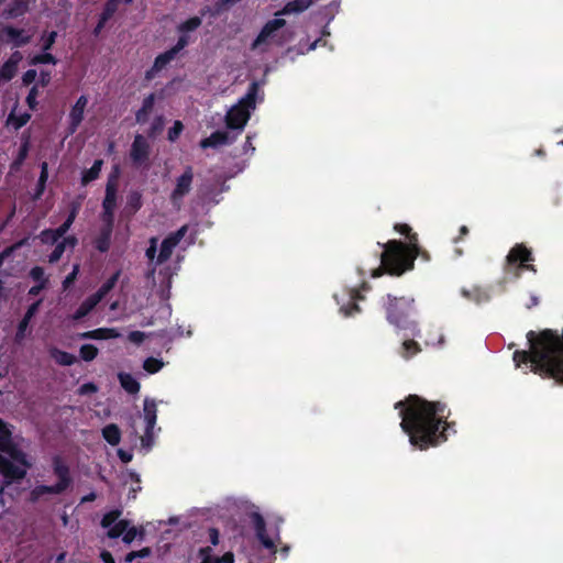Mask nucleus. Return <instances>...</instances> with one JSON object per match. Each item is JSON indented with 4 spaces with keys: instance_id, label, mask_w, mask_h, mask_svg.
Here are the masks:
<instances>
[{
    "instance_id": "obj_1",
    "label": "nucleus",
    "mask_w": 563,
    "mask_h": 563,
    "mask_svg": "<svg viewBox=\"0 0 563 563\" xmlns=\"http://www.w3.org/2000/svg\"><path fill=\"white\" fill-rule=\"evenodd\" d=\"M395 408L399 409L400 427L409 437L410 444L421 451L444 443L448 432H456L455 423L448 421L451 411L445 402L409 395L397 401Z\"/></svg>"
},
{
    "instance_id": "obj_2",
    "label": "nucleus",
    "mask_w": 563,
    "mask_h": 563,
    "mask_svg": "<svg viewBox=\"0 0 563 563\" xmlns=\"http://www.w3.org/2000/svg\"><path fill=\"white\" fill-rule=\"evenodd\" d=\"M527 340L529 350L514 352L516 366L529 365L534 374L563 385V330L560 334L556 330L545 329L538 335L529 331Z\"/></svg>"
},
{
    "instance_id": "obj_3",
    "label": "nucleus",
    "mask_w": 563,
    "mask_h": 563,
    "mask_svg": "<svg viewBox=\"0 0 563 563\" xmlns=\"http://www.w3.org/2000/svg\"><path fill=\"white\" fill-rule=\"evenodd\" d=\"M383 247L379 254V266L372 269V277H380L383 274L391 276H401L406 272L412 271L415 261L420 257L429 262L430 254L419 245V241L406 245L399 240H389L386 243H377Z\"/></svg>"
},
{
    "instance_id": "obj_4",
    "label": "nucleus",
    "mask_w": 563,
    "mask_h": 563,
    "mask_svg": "<svg viewBox=\"0 0 563 563\" xmlns=\"http://www.w3.org/2000/svg\"><path fill=\"white\" fill-rule=\"evenodd\" d=\"M383 308L386 320L398 330L409 331L412 336H420L416 300L411 296H394L387 294L383 297Z\"/></svg>"
},
{
    "instance_id": "obj_5",
    "label": "nucleus",
    "mask_w": 563,
    "mask_h": 563,
    "mask_svg": "<svg viewBox=\"0 0 563 563\" xmlns=\"http://www.w3.org/2000/svg\"><path fill=\"white\" fill-rule=\"evenodd\" d=\"M534 261L533 254L523 243L515 244L507 257V267L509 271H515V276L519 277L522 271L537 272V268L531 262Z\"/></svg>"
},
{
    "instance_id": "obj_6",
    "label": "nucleus",
    "mask_w": 563,
    "mask_h": 563,
    "mask_svg": "<svg viewBox=\"0 0 563 563\" xmlns=\"http://www.w3.org/2000/svg\"><path fill=\"white\" fill-rule=\"evenodd\" d=\"M151 146L146 139L136 134L130 150V158L134 167L148 168L150 167Z\"/></svg>"
},
{
    "instance_id": "obj_7",
    "label": "nucleus",
    "mask_w": 563,
    "mask_h": 563,
    "mask_svg": "<svg viewBox=\"0 0 563 563\" xmlns=\"http://www.w3.org/2000/svg\"><path fill=\"white\" fill-rule=\"evenodd\" d=\"M194 169L191 166H186L184 173L177 177L175 188L170 194V202L174 207L180 208L183 199L187 196L192 187Z\"/></svg>"
},
{
    "instance_id": "obj_8",
    "label": "nucleus",
    "mask_w": 563,
    "mask_h": 563,
    "mask_svg": "<svg viewBox=\"0 0 563 563\" xmlns=\"http://www.w3.org/2000/svg\"><path fill=\"white\" fill-rule=\"evenodd\" d=\"M369 285L367 283H362L361 288H349L345 290L346 301L342 302L340 306V311L345 317H353L356 313L361 312V308L358 306V301L365 299L363 291H367L369 289Z\"/></svg>"
},
{
    "instance_id": "obj_9",
    "label": "nucleus",
    "mask_w": 563,
    "mask_h": 563,
    "mask_svg": "<svg viewBox=\"0 0 563 563\" xmlns=\"http://www.w3.org/2000/svg\"><path fill=\"white\" fill-rule=\"evenodd\" d=\"M188 232V225H181L177 231L169 233L161 244L159 253L157 255L156 263L158 265L165 263L169 260L173 254L174 249L179 244V242L184 239L186 233Z\"/></svg>"
},
{
    "instance_id": "obj_10",
    "label": "nucleus",
    "mask_w": 563,
    "mask_h": 563,
    "mask_svg": "<svg viewBox=\"0 0 563 563\" xmlns=\"http://www.w3.org/2000/svg\"><path fill=\"white\" fill-rule=\"evenodd\" d=\"M52 462L53 471L58 482L51 486L55 490V495H58L64 493L71 484L70 470L60 455H55Z\"/></svg>"
},
{
    "instance_id": "obj_11",
    "label": "nucleus",
    "mask_w": 563,
    "mask_h": 563,
    "mask_svg": "<svg viewBox=\"0 0 563 563\" xmlns=\"http://www.w3.org/2000/svg\"><path fill=\"white\" fill-rule=\"evenodd\" d=\"M144 420H145V431L142 437V444L144 446H150L153 441V429L156 424L157 420V406L155 400L145 399L143 407Z\"/></svg>"
},
{
    "instance_id": "obj_12",
    "label": "nucleus",
    "mask_w": 563,
    "mask_h": 563,
    "mask_svg": "<svg viewBox=\"0 0 563 563\" xmlns=\"http://www.w3.org/2000/svg\"><path fill=\"white\" fill-rule=\"evenodd\" d=\"M251 113L245 107L236 103L225 115V124L228 129L242 131L250 120Z\"/></svg>"
},
{
    "instance_id": "obj_13",
    "label": "nucleus",
    "mask_w": 563,
    "mask_h": 563,
    "mask_svg": "<svg viewBox=\"0 0 563 563\" xmlns=\"http://www.w3.org/2000/svg\"><path fill=\"white\" fill-rule=\"evenodd\" d=\"M250 518L255 530L256 538L261 544L268 550H275V543L266 532V522L263 516L260 512L254 511L250 515Z\"/></svg>"
},
{
    "instance_id": "obj_14",
    "label": "nucleus",
    "mask_w": 563,
    "mask_h": 563,
    "mask_svg": "<svg viewBox=\"0 0 563 563\" xmlns=\"http://www.w3.org/2000/svg\"><path fill=\"white\" fill-rule=\"evenodd\" d=\"M0 473L7 479L5 485L13 481H21L26 476V470L13 464L9 459L0 454Z\"/></svg>"
},
{
    "instance_id": "obj_15",
    "label": "nucleus",
    "mask_w": 563,
    "mask_h": 563,
    "mask_svg": "<svg viewBox=\"0 0 563 563\" xmlns=\"http://www.w3.org/2000/svg\"><path fill=\"white\" fill-rule=\"evenodd\" d=\"M286 25V21L284 19H273L265 23L262 27L261 32L253 41L251 48L255 49L260 47L262 44H265L268 38H271L276 31L284 27Z\"/></svg>"
},
{
    "instance_id": "obj_16",
    "label": "nucleus",
    "mask_w": 563,
    "mask_h": 563,
    "mask_svg": "<svg viewBox=\"0 0 563 563\" xmlns=\"http://www.w3.org/2000/svg\"><path fill=\"white\" fill-rule=\"evenodd\" d=\"M118 178L119 169L115 167V169L109 175L106 184V195L102 201V208H117Z\"/></svg>"
},
{
    "instance_id": "obj_17",
    "label": "nucleus",
    "mask_w": 563,
    "mask_h": 563,
    "mask_svg": "<svg viewBox=\"0 0 563 563\" xmlns=\"http://www.w3.org/2000/svg\"><path fill=\"white\" fill-rule=\"evenodd\" d=\"M1 33L7 35L8 42L14 47L25 46L31 42L32 36L23 29H18L12 25H5L1 29Z\"/></svg>"
},
{
    "instance_id": "obj_18",
    "label": "nucleus",
    "mask_w": 563,
    "mask_h": 563,
    "mask_svg": "<svg viewBox=\"0 0 563 563\" xmlns=\"http://www.w3.org/2000/svg\"><path fill=\"white\" fill-rule=\"evenodd\" d=\"M87 103H88L87 97L80 96L77 99L76 103L73 106L70 113H69L70 132L71 133H74L77 130V128L79 126V124L82 122L84 112L87 107Z\"/></svg>"
},
{
    "instance_id": "obj_19",
    "label": "nucleus",
    "mask_w": 563,
    "mask_h": 563,
    "mask_svg": "<svg viewBox=\"0 0 563 563\" xmlns=\"http://www.w3.org/2000/svg\"><path fill=\"white\" fill-rule=\"evenodd\" d=\"M232 142L230 134L227 131H214L208 137L200 142L201 148L218 147L221 145L230 144Z\"/></svg>"
},
{
    "instance_id": "obj_20",
    "label": "nucleus",
    "mask_w": 563,
    "mask_h": 563,
    "mask_svg": "<svg viewBox=\"0 0 563 563\" xmlns=\"http://www.w3.org/2000/svg\"><path fill=\"white\" fill-rule=\"evenodd\" d=\"M30 8V0H13L4 10V15L9 19H18L24 15Z\"/></svg>"
},
{
    "instance_id": "obj_21",
    "label": "nucleus",
    "mask_w": 563,
    "mask_h": 563,
    "mask_svg": "<svg viewBox=\"0 0 563 563\" xmlns=\"http://www.w3.org/2000/svg\"><path fill=\"white\" fill-rule=\"evenodd\" d=\"M260 93V82L258 81H252L247 88V91L244 97H242L238 103L245 107L247 110L255 109L256 106V99Z\"/></svg>"
},
{
    "instance_id": "obj_22",
    "label": "nucleus",
    "mask_w": 563,
    "mask_h": 563,
    "mask_svg": "<svg viewBox=\"0 0 563 563\" xmlns=\"http://www.w3.org/2000/svg\"><path fill=\"white\" fill-rule=\"evenodd\" d=\"M260 93V82L258 81H252L247 88V91L244 97H242L238 103L245 107L247 110L255 109L256 106V99Z\"/></svg>"
},
{
    "instance_id": "obj_23",
    "label": "nucleus",
    "mask_w": 563,
    "mask_h": 563,
    "mask_svg": "<svg viewBox=\"0 0 563 563\" xmlns=\"http://www.w3.org/2000/svg\"><path fill=\"white\" fill-rule=\"evenodd\" d=\"M312 4V0H290L276 15H287L291 13H301Z\"/></svg>"
},
{
    "instance_id": "obj_24",
    "label": "nucleus",
    "mask_w": 563,
    "mask_h": 563,
    "mask_svg": "<svg viewBox=\"0 0 563 563\" xmlns=\"http://www.w3.org/2000/svg\"><path fill=\"white\" fill-rule=\"evenodd\" d=\"M1 452L7 453L13 461L21 464L24 467H30L31 464L27 461L26 454L18 448L16 444L13 443L11 440L8 445H5V449H0Z\"/></svg>"
},
{
    "instance_id": "obj_25",
    "label": "nucleus",
    "mask_w": 563,
    "mask_h": 563,
    "mask_svg": "<svg viewBox=\"0 0 563 563\" xmlns=\"http://www.w3.org/2000/svg\"><path fill=\"white\" fill-rule=\"evenodd\" d=\"M113 230L108 228H101L99 234L93 240V246L100 253H106L111 246V236Z\"/></svg>"
},
{
    "instance_id": "obj_26",
    "label": "nucleus",
    "mask_w": 563,
    "mask_h": 563,
    "mask_svg": "<svg viewBox=\"0 0 563 563\" xmlns=\"http://www.w3.org/2000/svg\"><path fill=\"white\" fill-rule=\"evenodd\" d=\"M41 303H42V300L40 299V300L33 302L31 306H29V308H27L26 312L24 313L22 320L19 322L18 331H16V336H23L25 330L29 327L30 321L32 320V318L38 311V308H40Z\"/></svg>"
},
{
    "instance_id": "obj_27",
    "label": "nucleus",
    "mask_w": 563,
    "mask_h": 563,
    "mask_svg": "<svg viewBox=\"0 0 563 563\" xmlns=\"http://www.w3.org/2000/svg\"><path fill=\"white\" fill-rule=\"evenodd\" d=\"M121 275V271H117L114 274H112L101 286L100 288L92 294L93 297L101 301L117 285L119 277Z\"/></svg>"
},
{
    "instance_id": "obj_28",
    "label": "nucleus",
    "mask_w": 563,
    "mask_h": 563,
    "mask_svg": "<svg viewBox=\"0 0 563 563\" xmlns=\"http://www.w3.org/2000/svg\"><path fill=\"white\" fill-rule=\"evenodd\" d=\"M461 292L463 297H465L468 300H473L476 303L487 302L490 298L488 291L481 287H473L471 289L463 288Z\"/></svg>"
},
{
    "instance_id": "obj_29",
    "label": "nucleus",
    "mask_w": 563,
    "mask_h": 563,
    "mask_svg": "<svg viewBox=\"0 0 563 563\" xmlns=\"http://www.w3.org/2000/svg\"><path fill=\"white\" fill-rule=\"evenodd\" d=\"M121 387L129 394L135 395L140 391V383L129 373H119L118 375Z\"/></svg>"
},
{
    "instance_id": "obj_30",
    "label": "nucleus",
    "mask_w": 563,
    "mask_h": 563,
    "mask_svg": "<svg viewBox=\"0 0 563 563\" xmlns=\"http://www.w3.org/2000/svg\"><path fill=\"white\" fill-rule=\"evenodd\" d=\"M100 301H98L93 295H90L89 297H87L80 305L79 307L77 308V310L75 311L73 318L74 320H80L82 318H85L86 316H88L95 308L96 306L99 303Z\"/></svg>"
},
{
    "instance_id": "obj_31",
    "label": "nucleus",
    "mask_w": 563,
    "mask_h": 563,
    "mask_svg": "<svg viewBox=\"0 0 563 563\" xmlns=\"http://www.w3.org/2000/svg\"><path fill=\"white\" fill-rule=\"evenodd\" d=\"M103 439L112 446H115L121 441V430L115 423H109L102 428Z\"/></svg>"
},
{
    "instance_id": "obj_32",
    "label": "nucleus",
    "mask_w": 563,
    "mask_h": 563,
    "mask_svg": "<svg viewBox=\"0 0 563 563\" xmlns=\"http://www.w3.org/2000/svg\"><path fill=\"white\" fill-rule=\"evenodd\" d=\"M102 165V159H96L89 169L84 170L81 175V185L87 186L89 183L98 179L101 173Z\"/></svg>"
},
{
    "instance_id": "obj_33",
    "label": "nucleus",
    "mask_w": 563,
    "mask_h": 563,
    "mask_svg": "<svg viewBox=\"0 0 563 563\" xmlns=\"http://www.w3.org/2000/svg\"><path fill=\"white\" fill-rule=\"evenodd\" d=\"M420 352H421V346L413 339L405 340L401 343V346L399 349V355L405 360H409Z\"/></svg>"
},
{
    "instance_id": "obj_34",
    "label": "nucleus",
    "mask_w": 563,
    "mask_h": 563,
    "mask_svg": "<svg viewBox=\"0 0 563 563\" xmlns=\"http://www.w3.org/2000/svg\"><path fill=\"white\" fill-rule=\"evenodd\" d=\"M49 354L57 364L63 366H70L77 362V357L74 354L57 347H53Z\"/></svg>"
},
{
    "instance_id": "obj_35",
    "label": "nucleus",
    "mask_w": 563,
    "mask_h": 563,
    "mask_svg": "<svg viewBox=\"0 0 563 563\" xmlns=\"http://www.w3.org/2000/svg\"><path fill=\"white\" fill-rule=\"evenodd\" d=\"M31 120V114L27 112L16 115L12 110L7 119V125L12 126L15 131L23 128Z\"/></svg>"
},
{
    "instance_id": "obj_36",
    "label": "nucleus",
    "mask_w": 563,
    "mask_h": 563,
    "mask_svg": "<svg viewBox=\"0 0 563 563\" xmlns=\"http://www.w3.org/2000/svg\"><path fill=\"white\" fill-rule=\"evenodd\" d=\"M40 167H41V173H40V177H38L36 188H35V195H34L35 199L41 198L42 195L44 194L45 187H46V181L48 178V164L46 162H43L40 165Z\"/></svg>"
},
{
    "instance_id": "obj_37",
    "label": "nucleus",
    "mask_w": 563,
    "mask_h": 563,
    "mask_svg": "<svg viewBox=\"0 0 563 563\" xmlns=\"http://www.w3.org/2000/svg\"><path fill=\"white\" fill-rule=\"evenodd\" d=\"M57 62V58L53 54H51L49 51H42L41 54L34 55L29 63L30 65L36 66L42 64L56 65Z\"/></svg>"
},
{
    "instance_id": "obj_38",
    "label": "nucleus",
    "mask_w": 563,
    "mask_h": 563,
    "mask_svg": "<svg viewBox=\"0 0 563 563\" xmlns=\"http://www.w3.org/2000/svg\"><path fill=\"white\" fill-rule=\"evenodd\" d=\"M394 230L408 240V243H405L406 245H411L412 242L418 241V234L412 232L411 227L407 223H396Z\"/></svg>"
},
{
    "instance_id": "obj_39",
    "label": "nucleus",
    "mask_w": 563,
    "mask_h": 563,
    "mask_svg": "<svg viewBox=\"0 0 563 563\" xmlns=\"http://www.w3.org/2000/svg\"><path fill=\"white\" fill-rule=\"evenodd\" d=\"M175 57L176 55L170 49L157 55L153 63L154 70H163Z\"/></svg>"
},
{
    "instance_id": "obj_40",
    "label": "nucleus",
    "mask_w": 563,
    "mask_h": 563,
    "mask_svg": "<svg viewBox=\"0 0 563 563\" xmlns=\"http://www.w3.org/2000/svg\"><path fill=\"white\" fill-rule=\"evenodd\" d=\"M91 333H93V340L117 339L121 335L120 332L114 328H98L91 330Z\"/></svg>"
},
{
    "instance_id": "obj_41",
    "label": "nucleus",
    "mask_w": 563,
    "mask_h": 563,
    "mask_svg": "<svg viewBox=\"0 0 563 563\" xmlns=\"http://www.w3.org/2000/svg\"><path fill=\"white\" fill-rule=\"evenodd\" d=\"M202 23V20L200 16H192V18H189L188 20L181 22L178 26H177V30L179 33H188V32H192L195 30H197Z\"/></svg>"
},
{
    "instance_id": "obj_42",
    "label": "nucleus",
    "mask_w": 563,
    "mask_h": 563,
    "mask_svg": "<svg viewBox=\"0 0 563 563\" xmlns=\"http://www.w3.org/2000/svg\"><path fill=\"white\" fill-rule=\"evenodd\" d=\"M70 228L65 223L60 224L57 229H45L42 231L41 236L52 235V244L56 243L63 238Z\"/></svg>"
},
{
    "instance_id": "obj_43",
    "label": "nucleus",
    "mask_w": 563,
    "mask_h": 563,
    "mask_svg": "<svg viewBox=\"0 0 563 563\" xmlns=\"http://www.w3.org/2000/svg\"><path fill=\"white\" fill-rule=\"evenodd\" d=\"M142 194L137 190H133L128 195L126 207L132 211L136 212L142 208Z\"/></svg>"
},
{
    "instance_id": "obj_44",
    "label": "nucleus",
    "mask_w": 563,
    "mask_h": 563,
    "mask_svg": "<svg viewBox=\"0 0 563 563\" xmlns=\"http://www.w3.org/2000/svg\"><path fill=\"white\" fill-rule=\"evenodd\" d=\"M129 527V521L123 519V520H118L114 525H112L108 532H107V536L110 538V539H117L121 536H123L124 531L126 530V528Z\"/></svg>"
},
{
    "instance_id": "obj_45",
    "label": "nucleus",
    "mask_w": 563,
    "mask_h": 563,
    "mask_svg": "<svg viewBox=\"0 0 563 563\" xmlns=\"http://www.w3.org/2000/svg\"><path fill=\"white\" fill-rule=\"evenodd\" d=\"M99 353V350L93 344H84L79 349V356L85 362L93 361Z\"/></svg>"
},
{
    "instance_id": "obj_46",
    "label": "nucleus",
    "mask_w": 563,
    "mask_h": 563,
    "mask_svg": "<svg viewBox=\"0 0 563 563\" xmlns=\"http://www.w3.org/2000/svg\"><path fill=\"white\" fill-rule=\"evenodd\" d=\"M18 67L13 65V63H8L7 60L0 68V79L3 81H10L16 75Z\"/></svg>"
},
{
    "instance_id": "obj_47",
    "label": "nucleus",
    "mask_w": 563,
    "mask_h": 563,
    "mask_svg": "<svg viewBox=\"0 0 563 563\" xmlns=\"http://www.w3.org/2000/svg\"><path fill=\"white\" fill-rule=\"evenodd\" d=\"M45 494L55 495V490L52 488L51 485H37L31 490L30 500L32 503H35Z\"/></svg>"
},
{
    "instance_id": "obj_48",
    "label": "nucleus",
    "mask_w": 563,
    "mask_h": 563,
    "mask_svg": "<svg viewBox=\"0 0 563 563\" xmlns=\"http://www.w3.org/2000/svg\"><path fill=\"white\" fill-rule=\"evenodd\" d=\"M119 3L113 0H108L100 13L99 18L103 21H109L117 12Z\"/></svg>"
},
{
    "instance_id": "obj_49",
    "label": "nucleus",
    "mask_w": 563,
    "mask_h": 563,
    "mask_svg": "<svg viewBox=\"0 0 563 563\" xmlns=\"http://www.w3.org/2000/svg\"><path fill=\"white\" fill-rule=\"evenodd\" d=\"M122 515V511L119 509L111 510L103 515L101 519V527L102 528H110L112 525H114L120 516Z\"/></svg>"
},
{
    "instance_id": "obj_50",
    "label": "nucleus",
    "mask_w": 563,
    "mask_h": 563,
    "mask_svg": "<svg viewBox=\"0 0 563 563\" xmlns=\"http://www.w3.org/2000/svg\"><path fill=\"white\" fill-rule=\"evenodd\" d=\"M12 440V432L8 424L0 419V449H5V445Z\"/></svg>"
},
{
    "instance_id": "obj_51",
    "label": "nucleus",
    "mask_w": 563,
    "mask_h": 563,
    "mask_svg": "<svg viewBox=\"0 0 563 563\" xmlns=\"http://www.w3.org/2000/svg\"><path fill=\"white\" fill-rule=\"evenodd\" d=\"M163 367V362L155 357H147L143 363V368L150 373L155 374Z\"/></svg>"
},
{
    "instance_id": "obj_52",
    "label": "nucleus",
    "mask_w": 563,
    "mask_h": 563,
    "mask_svg": "<svg viewBox=\"0 0 563 563\" xmlns=\"http://www.w3.org/2000/svg\"><path fill=\"white\" fill-rule=\"evenodd\" d=\"M58 34L56 31L45 32L42 35V51H51L56 42Z\"/></svg>"
},
{
    "instance_id": "obj_53",
    "label": "nucleus",
    "mask_w": 563,
    "mask_h": 563,
    "mask_svg": "<svg viewBox=\"0 0 563 563\" xmlns=\"http://www.w3.org/2000/svg\"><path fill=\"white\" fill-rule=\"evenodd\" d=\"M30 277L38 284H44L45 286H47L48 279L47 277H45V272L43 267L34 266L33 268H31Z\"/></svg>"
},
{
    "instance_id": "obj_54",
    "label": "nucleus",
    "mask_w": 563,
    "mask_h": 563,
    "mask_svg": "<svg viewBox=\"0 0 563 563\" xmlns=\"http://www.w3.org/2000/svg\"><path fill=\"white\" fill-rule=\"evenodd\" d=\"M114 211L115 209L102 208L101 220L103 225L101 228H108L113 230L114 225Z\"/></svg>"
},
{
    "instance_id": "obj_55",
    "label": "nucleus",
    "mask_w": 563,
    "mask_h": 563,
    "mask_svg": "<svg viewBox=\"0 0 563 563\" xmlns=\"http://www.w3.org/2000/svg\"><path fill=\"white\" fill-rule=\"evenodd\" d=\"M184 130V124L181 121L176 120L172 128H169L167 133V139L169 142H176L178 137L180 136L181 132Z\"/></svg>"
},
{
    "instance_id": "obj_56",
    "label": "nucleus",
    "mask_w": 563,
    "mask_h": 563,
    "mask_svg": "<svg viewBox=\"0 0 563 563\" xmlns=\"http://www.w3.org/2000/svg\"><path fill=\"white\" fill-rule=\"evenodd\" d=\"M37 96H38V86L34 85L29 90V93L26 96V104L31 110H35L37 107Z\"/></svg>"
},
{
    "instance_id": "obj_57",
    "label": "nucleus",
    "mask_w": 563,
    "mask_h": 563,
    "mask_svg": "<svg viewBox=\"0 0 563 563\" xmlns=\"http://www.w3.org/2000/svg\"><path fill=\"white\" fill-rule=\"evenodd\" d=\"M78 274H79V264H75L73 267V271L65 277V279L62 283L64 290H67L75 283Z\"/></svg>"
},
{
    "instance_id": "obj_58",
    "label": "nucleus",
    "mask_w": 563,
    "mask_h": 563,
    "mask_svg": "<svg viewBox=\"0 0 563 563\" xmlns=\"http://www.w3.org/2000/svg\"><path fill=\"white\" fill-rule=\"evenodd\" d=\"M27 153H29V142L25 141L19 148V153L12 164V167H18L20 166L26 158L27 156Z\"/></svg>"
},
{
    "instance_id": "obj_59",
    "label": "nucleus",
    "mask_w": 563,
    "mask_h": 563,
    "mask_svg": "<svg viewBox=\"0 0 563 563\" xmlns=\"http://www.w3.org/2000/svg\"><path fill=\"white\" fill-rule=\"evenodd\" d=\"M65 252V242H59L56 244L55 249L52 251V253L48 256L49 263H56L60 260Z\"/></svg>"
},
{
    "instance_id": "obj_60",
    "label": "nucleus",
    "mask_w": 563,
    "mask_h": 563,
    "mask_svg": "<svg viewBox=\"0 0 563 563\" xmlns=\"http://www.w3.org/2000/svg\"><path fill=\"white\" fill-rule=\"evenodd\" d=\"M151 554L150 548H143L139 551H131L125 555V562L131 563L137 558H147Z\"/></svg>"
},
{
    "instance_id": "obj_61",
    "label": "nucleus",
    "mask_w": 563,
    "mask_h": 563,
    "mask_svg": "<svg viewBox=\"0 0 563 563\" xmlns=\"http://www.w3.org/2000/svg\"><path fill=\"white\" fill-rule=\"evenodd\" d=\"M189 44V37L185 33H180V36L177 40V43L169 48L174 55L177 56V54L184 49Z\"/></svg>"
},
{
    "instance_id": "obj_62",
    "label": "nucleus",
    "mask_w": 563,
    "mask_h": 563,
    "mask_svg": "<svg viewBox=\"0 0 563 563\" xmlns=\"http://www.w3.org/2000/svg\"><path fill=\"white\" fill-rule=\"evenodd\" d=\"M79 208H80V205L77 203V202H73L70 205V210H69V213L66 218V220L64 221V223L66 225H68L69 228L73 225L78 212H79Z\"/></svg>"
},
{
    "instance_id": "obj_63",
    "label": "nucleus",
    "mask_w": 563,
    "mask_h": 563,
    "mask_svg": "<svg viewBox=\"0 0 563 563\" xmlns=\"http://www.w3.org/2000/svg\"><path fill=\"white\" fill-rule=\"evenodd\" d=\"M163 128H164V117L158 115L154 119V121L151 125L150 135L151 136L156 135L157 133H159L163 130Z\"/></svg>"
},
{
    "instance_id": "obj_64",
    "label": "nucleus",
    "mask_w": 563,
    "mask_h": 563,
    "mask_svg": "<svg viewBox=\"0 0 563 563\" xmlns=\"http://www.w3.org/2000/svg\"><path fill=\"white\" fill-rule=\"evenodd\" d=\"M156 96L155 93H150L143 99L142 107L144 112H152L155 104Z\"/></svg>"
}]
</instances>
